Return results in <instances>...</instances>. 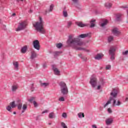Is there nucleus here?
Returning <instances> with one entry per match:
<instances>
[{
  "label": "nucleus",
  "mask_w": 128,
  "mask_h": 128,
  "mask_svg": "<svg viewBox=\"0 0 128 128\" xmlns=\"http://www.w3.org/2000/svg\"><path fill=\"white\" fill-rule=\"evenodd\" d=\"M68 44L70 46H72L73 48L77 50H78L90 52L88 50L82 48V46L84 43L78 38H72V37H70L68 40Z\"/></svg>",
  "instance_id": "1"
},
{
  "label": "nucleus",
  "mask_w": 128,
  "mask_h": 128,
  "mask_svg": "<svg viewBox=\"0 0 128 128\" xmlns=\"http://www.w3.org/2000/svg\"><path fill=\"white\" fill-rule=\"evenodd\" d=\"M44 21L42 20V17H39V21L35 22L33 24V26L35 28L36 30L40 34H44L46 31L44 28Z\"/></svg>",
  "instance_id": "2"
},
{
  "label": "nucleus",
  "mask_w": 128,
  "mask_h": 128,
  "mask_svg": "<svg viewBox=\"0 0 128 128\" xmlns=\"http://www.w3.org/2000/svg\"><path fill=\"white\" fill-rule=\"evenodd\" d=\"M111 94H112L113 96H114V94L116 95L115 97H112V100L113 102L112 103V106L113 107L120 106L122 104V102H120V100H118L117 102L116 100V96H118V90H116V89H113V90L111 92Z\"/></svg>",
  "instance_id": "3"
},
{
  "label": "nucleus",
  "mask_w": 128,
  "mask_h": 128,
  "mask_svg": "<svg viewBox=\"0 0 128 128\" xmlns=\"http://www.w3.org/2000/svg\"><path fill=\"white\" fill-rule=\"evenodd\" d=\"M60 92L64 95L68 94V86L64 82H61L60 83Z\"/></svg>",
  "instance_id": "4"
},
{
  "label": "nucleus",
  "mask_w": 128,
  "mask_h": 128,
  "mask_svg": "<svg viewBox=\"0 0 128 128\" xmlns=\"http://www.w3.org/2000/svg\"><path fill=\"white\" fill-rule=\"evenodd\" d=\"M28 26V22L26 21H23L19 23L18 28L16 29V32H20V30H24Z\"/></svg>",
  "instance_id": "5"
},
{
  "label": "nucleus",
  "mask_w": 128,
  "mask_h": 128,
  "mask_svg": "<svg viewBox=\"0 0 128 128\" xmlns=\"http://www.w3.org/2000/svg\"><path fill=\"white\" fill-rule=\"evenodd\" d=\"M116 50V48L114 46H112L109 50V54L111 56L110 60H114V52Z\"/></svg>",
  "instance_id": "6"
},
{
  "label": "nucleus",
  "mask_w": 128,
  "mask_h": 128,
  "mask_svg": "<svg viewBox=\"0 0 128 128\" xmlns=\"http://www.w3.org/2000/svg\"><path fill=\"white\" fill-rule=\"evenodd\" d=\"M33 46L34 48L37 50H40V42L38 40H35L33 42Z\"/></svg>",
  "instance_id": "7"
},
{
  "label": "nucleus",
  "mask_w": 128,
  "mask_h": 128,
  "mask_svg": "<svg viewBox=\"0 0 128 128\" xmlns=\"http://www.w3.org/2000/svg\"><path fill=\"white\" fill-rule=\"evenodd\" d=\"M116 94L112 95V92L110 94V97L109 100L106 102V103L104 106V108H106L108 104H110L112 103L111 102L112 100V98H116Z\"/></svg>",
  "instance_id": "8"
},
{
  "label": "nucleus",
  "mask_w": 128,
  "mask_h": 128,
  "mask_svg": "<svg viewBox=\"0 0 128 128\" xmlns=\"http://www.w3.org/2000/svg\"><path fill=\"white\" fill-rule=\"evenodd\" d=\"M90 84L92 86V88H95L96 86V78L92 77L90 79Z\"/></svg>",
  "instance_id": "9"
},
{
  "label": "nucleus",
  "mask_w": 128,
  "mask_h": 128,
  "mask_svg": "<svg viewBox=\"0 0 128 128\" xmlns=\"http://www.w3.org/2000/svg\"><path fill=\"white\" fill-rule=\"evenodd\" d=\"M114 120L112 118H108L106 120V123L107 126H110L112 124Z\"/></svg>",
  "instance_id": "10"
},
{
  "label": "nucleus",
  "mask_w": 128,
  "mask_h": 128,
  "mask_svg": "<svg viewBox=\"0 0 128 128\" xmlns=\"http://www.w3.org/2000/svg\"><path fill=\"white\" fill-rule=\"evenodd\" d=\"M112 34H114V36H117L120 34V32L118 31V29L117 28H114L112 30Z\"/></svg>",
  "instance_id": "11"
},
{
  "label": "nucleus",
  "mask_w": 128,
  "mask_h": 128,
  "mask_svg": "<svg viewBox=\"0 0 128 128\" xmlns=\"http://www.w3.org/2000/svg\"><path fill=\"white\" fill-rule=\"evenodd\" d=\"M72 1L76 8H78L80 6V3L78 0H72Z\"/></svg>",
  "instance_id": "12"
},
{
  "label": "nucleus",
  "mask_w": 128,
  "mask_h": 128,
  "mask_svg": "<svg viewBox=\"0 0 128 128\" xmlns=\"http://www.w3.org/2000/svg\"><path fill=\"white\" fill-rule=\"evenodd\" d=\"M75 24L76 26H80V28H84V26H86L85 24H82V22H76Z\"/></svg>",
  "instance_id": "13"
},
{
  "label": "nucleus",
  "mask_w": 128,
  "mask_h": 128,
  "mask_svg": "<svg viewBox=\"0 0 128 128\" xmlns=\"http://www.w3.org/2000/svg\"><path fill=\"white\" fill-rule=\"evenodd\" d=\"M13 66H14V68L16 70H18V62H14Z\"/></svg>",
  "instance_id": "14"
},
{
  "label": "nucleus",
  "mask_w": 128,
  "mask_h": 128,
  "mask_svg": "<svg viewBox=\"0 0 128 128\" xmlns=\"http://www.w3.org/2000/svg\"><path fill=\"white\" fill-rule=\"evenodd\" d=\"M36 58V53L35 51H32L31 52V56L30 57V58L32 60H34V58Z\"/></svg>",
  "instance_id": "15"
},
{
  "label": "nucleus",
  "mask_w": 128,
  "mask_h": 128,
  "mask_svg": "<svg viewBox=\"0 0 128 128\" xmlns=\"http://www.w3.org/2000/svg\"><path fill=\"white\" fill-rule=\"evenodd\" d=\"M102 56H104V54H97V55L95 56V59L96 60H102Z\"/></svg>",
  "instance_id": "16"
},
{
  "label": "nucleus",
  "mask_w": 128,
  "mask_h": 128,
  "mask_svg": "<svg viewBox=\"0 0 128 128\" xmlns=\"http://www.w3.org/2000/svg\"><path fill=\"white\" fill-rule=\"evenodd\" d=\"M104 6L106 8H110L112 6V4L110 2H107L104 4Z\"/></svg>",
  "instance_id": "17"
},
{
  "label": "nucleus",
  "mask_w": 128,
  "mask_h": 128,
  "mask_svg": "<svg viewBox=\"0 0 128 128\" xmlns=\"http://www.w3.org/2000/svg\"><path fill=\"white\" fill-rule=\"evenodd\" d=\"M26 50H28V46H24L22 48L21 52L22 54H26Z\"/></svg>",
  "instance_id": "18"
},
{
  "label": "nucleus",
  "mask_w": 128,
  "mask_h": 128,
  "mask_svg": "<svg viewBox=\"0 0 128 128\" xmlns=\"http://www.w3.org/2000/svg\"><path fill=\"white\" fill-rule=\"evenodd\" d=\"M52 68L55 74H60V71L58 68H55L54 66H52Z\"/></svg>",
  "instance_id": "19"
},
{
  "label": "nucleus",
  "mask_w": 128,
  "mask_h": 128,
  "mask_svg": "<svg viewBox=\"0 0 128 128\" xmlns=\"http://www.w3.org/2000/svg\"><path fill=\"white\" fill-rule=\"evenodd\" d=\"M90 28H94L96 26V20H92L90 22Z\"/></svg>",
  "instance_id": "20"
},
{
  "label": "nucleus",
  "mask_w": 128,
  "mask_h": 128,
  "mask_svg": "<svg viewBox=\"0 0 128 128\" xmlns=\"http://www.w3.org/2000/svg\"><path fill=\"white\" fill-rule=\"evenodd\" d=\"M104 86V82L102 81H100L98 82V85L97 86V90H100V88H102V86Z\"/></svg>",
  "instance_id": "21"
},
{
  "label": "nucleus",
  "mask_w": 128,
  "mask_h": 128,
  "mask_svg": "<svg viewBox=\"0 0 128 128\" xmlns=\"http://www.w3.org/2000/svg\"><path fill=\"white\" fill-rule=\"evenodd\" d=\"M40 86L43 88H46V86H50V84L48 82H43L40 84Z\"/></svg>",
  "instance_id": "22"
},
{
  "label": "nucleus",
  "mask_w": 128,
  "mask_h": 128,
  "mask_svg": "<svg viewBox=\"0 0 128 128\" xmlns=\"http://www.w3.org/2000/svg\"><path fill=\"white\" fill-rule=\"evenodd\" d=\"M89 34H82L79 36V37L81 38H88V36Z\"/></svg>",
  "instance_id": "23"
},
{
  "label": "nucleus",
  "mask_w": 128,
  "mask_h": 128,
  "mask_svg": "<svg viewBox=\"0 0 128 128\" xmlns=\"http://www.w3.org/2000/svg\"><path fill=\"white\" fill-rule=\"evenodd\" d=\"M52 10H54V6L52 4L50 5V9L47 10L46 11V12H52Z\"/></svg>",
  "instance_id": "24"
},
{
  "label": "nucleus",
  "mask_w": 128,
  "mask_h": 128,
  "mask_svg": "<svg viewBox=\"0 0 128 128\" xmlns=\"http://www.w3.org/2000/svg\"><path fill=\"white\" fill-rule=\"evenodd\" d=\"M48 118H54V112H52L50 113L49 116H48Z\"/></svg>",
  "instance_id": "25"
},
{
  "label": "nucleus",
  "mask_w": 128,
  "mask_h": 128,
  "mask_svg": "<svg viewBox=\"0 0 128 128\" xmlns=\"http://www.w3.org/2000/svg\"><path fill=\"white\" fill-rule=\"evenodd\" d=\"M22 108L23 110L22 112H24V110L28 108V105H26V104H24Z\"/></svg>",
  "instance_id": "26"
},
{
  "label": "nucleus",
  "mask_w": 128,
  "mask_h": 128,
  "mask_svg": "<svg viewBox=\"0 0 128 128\" xmlns=\"http://www.w3.org/2000/svg\"><path fill=\"white\" fill-rule=\"evenodd\" d=\"M10 106L12 108H16V104L14 103V102H12L10 103Z\"/></svg>",
  "instance_id": "27"
},
{
  "label": "nucleus",
  "mask_w": 128,
  "mask_h": 128,
  "mask_svg": "<svg viewBox=\"0 0 128 128\" xmlns=\"http://www.w3.org/2000/svg\"><path fill=\"white\" fill-rule=\"evenodd\" d=\"M108 20H105L104 22L101 24V26L103 27L104 26H106L108 24Z\"/></svg>",
  "instance_id": "28"
},
{
  "label": "nucleus",
  "mask_w": 128,
  "mask_h": 128,
  "mask_svg": "<svg viewBox=\"0 0 128 128\" xmlns=\"http://www.w3.org/2000/svg\"><path fill=\"white\" fill-rule=\"evenodd\" d=\"M18 90V86L14 85L12 86V91L16 92Z\"/></svg>",
  "instance_id": "29"
},
{
  "label": "nucleus",
  "mask_w": 128,
  "mask_h": 128,
  "mask_svg": "<svg viewBox=\"0 0 128 128\" xmlns=\"http://www.w3.org/2000/svg\"><path fill=\"white\" fill-rule=\"evenodd\" d=\"M112 40H114V36H110L108 37V42H112Z\"/></svg>",
  "instance_id": "30"
},
{
  "label": "nucleus",
  "mask_w": 128,
  "mask_h": 128,
  "mask_svg": "<svg viewBox=\"0 0 128 128\" xmlns=\"http://www.w3.org/2000/svg\"><path fill=\"white\" fill-rule=\"evenodd\" d=\"M22 104L20 102L18 105V110H22Z\"/></svg>",
  "instance_id": "31"
},
{
  "label": "nucleus",
  "mask_w": 128,
  "mask_h": 128,
  "mask_svg": "<svg viewBox=\"0 0 128 128\" xmlns=\"http://www.w3.org/2000/svg\"><path fill=\"white\" fill-rule=\"evenodd\" d=\"M82 118H84V114L82 112H80L78 114V118H82Z\"/></svg>",
  "instance_id": "32"
},
{
  "label": "nucleus",
  "mask_w": 128,
  "mask_h": 128,
  "mask_svg": "<svg viewBox=\"0 0 128 128\" xmlns=\"http://www.w3.org/2000/svg\"><path fill=\"white\" fill-rule=\"evenodd\" d=\"M61 126L63 128H68V126H66V124L64 122H61Z\"/></svg>",
  "instance_id": "33"
},
{
  "label": "nucleus",
  "mask_w": 128,
  "mask_h": 128,
  "mask_svg": "<svg viewBox=\"0 0 128 128\" xmlns=\"http://www.w3.org/2000/svg\"><path fill=\"white\" fill-rule=\"evenodd\" d=\"M56 48H60L62 46V43H59L56 44Z\"/></svg>",
  "instance_id": "34"
},
{
  "label": "nucleus",
  "mask_w": 128,
  "mask_h": 128,
  "mask_svg": "<svg viewBox=\"0 0 128 128\" xmlns=\"http://www.w3.org/2000/svg\"><path fill=\"white\" fill-rule=\"evenodd\" d=\"M63 16L65 18H66L68 16V12H66V11H64L63 12Z\"/></svg>",
  "instance_id": "35"
},
{
  "label": "nucleus",
  "mask_w": 128,
  "mask_h": 128,
  "mask_svg": "<svg viewBox=\"0 0 128 128\" xmlns=\"http://www.w3.org/2000/svg\"><path fill=\"white\" fill-rule=\"evenodd\" d=\"M59 102H64V97H60L58 99Z\"/></svg>",
  "instance_id": "36"
},
{
  "label": "nucleus",
  "mask_w": 128,
  "mask_h": 128,
  "mask_svg": "<svg viewBox=\"0 0 128 128\" xmlns=\"http://www.w3.org/2000/svg\"><path fill=\"white\" fill-rule=\"evenodd\" d=\"M6 110H8V112H12L11 110H12V107L10 106H8L6 108Z\"/></svg>",
  "instance_id": "37"
},
{
  "label": "nucleus",
  "mask_w": 128,
  "mask_h": 128,
  "mask_svg": "<svg viewBox=\"0 0 128 128\" xmlns=\"http://www.w3.org/2000/svg\"><path fill=\"white\" fill-rule=\"evenodd\" d=\"M33 104H34V108H38V103L34 101Z\"/></svg>",
  "instance_id": "38"
},
{
  "label": "nucleus",
  "mask_w": 128,
  "mask_h": 128,
  "mask_svg": "<svg viewBox=\"0 0 128 128\" xmlns=\"http://www.w3.org/2000/svg\"><path fill=\"white\" fill-rule=\"evenodd\" d=\"M112 68V66H110V65H107L106 67V70H110Z\"/></svg>",
  "instance_id": "39"
},
{
  "label": "nucleus",
  "mask_w": 128,
  "mask_h": 128,
  "mask_svg": "<svg viewBox=\"0 0 128 128\" xmlns=\"http://www.w3.org/2000/svg\"><path fill=\"white\" fill-rule=\"evenodd\" d=\"M62 118H66V116H67L66 113V112L63 113L62 114Z\"/></svg>",
  "instance_id": "40"
},
{
  "label": "nucleus",
  "mask_w": 128,
  "mask_h": 128,
  "mask_svg": "<svg viewBox=\"0 0 128 128\" xmlns=\"http://www.w3.org/2000/svg\"><path fill=\"white\" fill-rule=\"evenodd\" d=\"M54 56H58V54H60V52H55L54 53Z\"/></svg>",
  "instance_id": "41"
},
{
  "label": "nucleus",
  "mask_w": 128,
  "mask_h": 128,
  "mask_svg": "<svg viewBox=\"0 0 128 128\" xmlns=\"http://www.w3.org/2000/svg\"><path fill=\"white\" fill-rule=\"evenodd\" d=\"M34 100V98L32 97L30 99L28 100V101H29L30 102H32V100Z\"/></svg>",
  "instance_id": "42"
},
{
  "label": "nucleus",
  "mask_w": 128,
  "mask_h": 128,
  "mask_svg": "<svg viewBox=\"0 0 128 128\" xmlns=\"http://www.w3.org/2000/svg\"><path fill=\"white\" fill-rule=\"evenodd\" d=\"M108 114H112V108H108L107 110Z\"/></svg>",
  "instance_id": "43"
},
{
  "label": "nucleus",
  "mask_w": 128,
  "mask_h": 128,
  "mask_svg": "<svg viewBox=\"0 0 128 128\" xmlns=\"http://www.w3.org/2000/svg\"><path fill=\"white\" fill-rule=\"evenodd\" d=\"M72 22H68V28H70V26H72Z\"/></svg>",
  "instance_id": "44"
},
{
  "label": "nucleus",
  "mask_w": 128,
  "mask_h": 128,
  "mask_svg": "<svg viewBox=\"0 0 128 128\" xmlns=\"http://www.w3.org/2000/svg\"><path fill=\"white\" fill-rule=\"evenodd\" d=\"M82 58L84 60V62H86V60H88V58L86 56H83Z\"/></svg>",
  "instance_id": "45"
},
{
  "label": "nucleus",
  "mask_w": 128,
  "mask_h": 128,
  "mask_svg": "<svg viewBox=\"0 0 128 128\" xmlns=\"http://www.w3.org/2000/svg\"><path fill=\"white\" fill-rule=\"evenodd\" d=\"M128 54V50H126L122 52V54H124V56H126Z\"/></svg>",
  "instance_id": "46"
},
{
  "label": "nucleus",
  "mask_w": 128,
  "mask_h": 128,
  "mask_svg": "<svg viewBox=\"0 0 128 128\" xmlns=\"http://www.w3.org/2000/svg\"><path fill=\"white\" fill-rule=\"evenodd\" d=\"M120 16H122V14H118V16H117V20H120Z\"/></svg>",
  "instance_id": "47"
},
{
  "label": "nucleus",
  "mask_w": 128,
  "mask_h": 128,
  "mask_svg": "<svg viewBox=\"0 0 128 128\" xmlns=\"http://www.w3.org/2000/svg\"><path fill=\"white\" fill-rule=\"evenodd\" d=\"M46 112H48V110H46L42 112V114H46Z\"/></svg>",
  "instance_id": "48"
},
{
  "label": "nucleus",
  "mask_w": 128,
  "mask_h": 128,
  "mask_svg": "<svg viewBox=\"0 0 128 128\" xmlns=\"http://www.w3.org/2000/svg\"><path fill=\"white\" fill-rule=\"evenodd\" d=\"M46 64H43V68H46Z\"/></svg>",
  "instance_id": "49"
},
{
  "label": "nucleus",
  "mask_w": 128,
  "mask_h": 128,
  "mask_svg": "<svg viewBox=\"0 0 128 128\" xmlns=\"http://www.w3.org/2000/svg\"><path fill=\"white\" fill-rule=\"evenodd\" d=\"M92 128H98L96 127V125H92Z\"/></svg>",
  "instance_id": "50"
},
{
  "label": "nucleus",
  "mask_w": 128,
  "mask_h": 128,
  "mask_svg": "<svg viewBox=\"0 0 128 128\" xmlns=\"http://www.w3.org/2000/svg\"><path fill=\"white\" fill-rule=\"evenodd\" d=\"M12 16H16V14L15 13H13L12 14Z\"/></svg>",
  "instance_id": "51"
},
{
  "label": "nucleus",
  "mask_w": 128,
  "mask_h": 128,
  "mask_svg": "<svg viewBox=\"0 0 128 128\" xmlns=\"http://www.w3.org/2000/svg\"><path fill=\"white\" fill-rule=\"evenodd\" d=\"M13 114H16V112H13Z\"/></svg>",
  "instance_id": "52"
},
{
  "label": "nucleus",
  "mask_w": 128,
  "mask_h": 128,
  "mask_svg": "<svg viewBox=\"0 0 128 128\" xmlns=\"http://www.w3.org/2000/svg\"><path fill=\"white\" fill-rule=\"evenodd\" d=\"M48 124L50 126V124H52V123H48Z\"/></svg>",
  "instance_id": "53"
},
{
  "label": "nucleus",
  "mask_w": 128,
  "mask_h": 128,
  "mask_svg": "<svg viewBox=\"0 0 128 128\" xmlns=\"http://www.w3.org/2000/svg\"><path fill=\"white\" fill-rule=\"evenodd\" d=\"M126 100H128V98H126Z\"/></svg>",
  "instance_id": "54"
},
{
  "label": "nucleus",
  "mask_w": 128,
  "mask_h": 128,
  "mask_svg": "<svg viewBox=\"0 0 128 128\" xmlns=\"http://www.w3.org/2000/svg\"><path fill=\"white\" fill-rule=\"evenodd\" d=\"M106 128H108V127H106Z\"/></svg>",
  "instance_id": "55"
},
{
  "label": "nucleus",
  "mask_w": 128,
  "mask_h": 128,
  "mask_svg": "<svg viewBox=\"0 0 128 128\" xmlns=\"http://www.w3.org/2000/svg\"><path fill=\"white\" fill-rule=\"evenodd\" d=\"M127 14H128V10L127 11Z\"/></svg>",
  "instance_id": "56"
},
{
  "label": "nucleus",
  "mask_w": 128,
  "mask_h": 128,
  "mask_svg": "<svg viewBox=\"0 0 128 128\" xmlns=\"http://www.w3.org/2000/svg\"><path fill=\"white\" fill-rule=\"evenodd\" d=\"M22 0V2L24 0Z\"/></svg>",
  "instance_id": "57"
},
{
  "label": "nucleus",
  "mask_w": 128,
  "mask_h": 128,
  "mask_svg": "<svg viewBox=\"0 0 128 128\" xmlns=\"http://www.w3.org/2000/svg\"><path fill=\"white\" fill-rule=\"evenodd\" d=\"M19 102H20V100H19Z\"/></svg>",
  "instance_id": "58"
}]
</instances>
